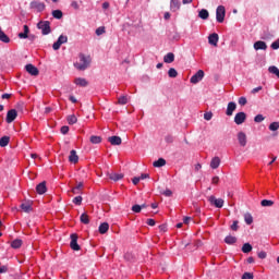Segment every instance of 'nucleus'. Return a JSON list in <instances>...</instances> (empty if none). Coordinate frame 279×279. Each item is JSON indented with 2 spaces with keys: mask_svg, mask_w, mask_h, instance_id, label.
Listing matches in <instances>:
<instances>
[{
  "mask_svg": "<svg viewBox=\"0 0 279 279\" xmlns=\"http://www.w3.org/2000/svg\"><path fill=\"white\" fill-rule=\"evenodd\" d=\"M258 258H262V259L267 258V253L264 252V251L259 252V253H258Z\"/></svg>",
  "mask_w": 279,
  "mask_h": 279,
  "instance_id": "nucleus-59",
  "label": "nucleus"
},
{
  "mask_svg": "<svg viewBox=\"0 0 279 279\" xmlns=\"http://www.w3.org/2000/svg\"><path fill=\"white\" fill-rule=\"evenodd\" d=\"M238 104L240 105V106H245L246 104H247V98H245V97H240L239 98V100H238Z\"/></svg>",
  "mask_w": 279,
  "mask_h": 279,
  "instance_id": "nucleus-47",
  "label": "nucleus"
},
{
  "mask_svg": "<svg viewBox=\"0 0 279 279\" xmlns=\"http://www.w3.org/2000/svg\"><path fill=\"white\" fill-rule=\"evenodd\" d=\"M169 77H178V70L174 68H170L168 71Z\"/></svg>",
  "mask_w": 279,
  "mask_h": 279,
  "instance_id": "nucleus-39",
  "label": "nucleus"
},
{
  "mask_svg": "<svg viewBox=\"0 0 279 279\" xmlns=\"http://www.w3.org/2000/svg\"><path fill=\"white\" fill-rule=\"evenodd\" d=\"M84 189V183L80 182L74 189H72V193H75V191H82Z\"/></svg>",
  "mask_w": 279,
  "mask_h": 279,
  "instance_id": "nucleus-49",
  "label": "nucleus"
},
{
  "mask_svg": "<svg viewBox=\"0 0 279 279\" xmlns=\"http://www.w3.org/2000/svg\"><path fill=\"white\" fill-rule=\"evenodd\" d=\"M210 206H215V208H223L225 201L222 198H217L215 195L207 197Z\"/></svg>",
  "mask_w": 279,
  "mask_h": 279,
  "instance_id": "nucleus-3",
  "label": "nucleus"
},
{
  "mask_svg": "<svg viewBox=\"0 0 279 279\" xmlns=\"http://www.w3.org/2000/svg\"><path fill=\"white\" fill-rule=\"evenodd\" d=\"M124 259L128 260L129 263H132V260H134V255L132 253H125Z\"/></svg>",
  "mask_w": 279,
  "mask_h": 279,
  "instance_id": "nucleus-44",
  "label": "nucleus"
},
{
  "mask_svg": "<svg viewBox=\"0 0 279 279\" xmlns=\"http://www.w3.org/2000/svg\"><path fill=\"white\" fill-rule=\"evenodd\" d=\"M69 160L72 162V165H77V162H80V156H77V151L71 150Z\"/></svg>",
  "mask_w": 279,
  "mask_h": 279,
  "instance_id": "nucleus-14",
  "label": "nucleus"
},
{
  "mask_svg": "<svg viewBox=\"0 0 279 279\" xmlns=\"http://www.w3.org/2000/svg\"><path fill=\"white\" fill-rule=\"evenodd\" d=\"M174 60H175V54H173V52H168L163 57V62H166V64H171V62H174Z\"/></svg>",
  "mask_w": 279,
  "mask_h": 279,
  "instance_id": "nucleus-20",
  "label": "nucleus"
},
{
  "mask_svg": "<svg viewBox=\"0 0 279 279\" xmlns=\"http://www.w3.org/2000/svg\"><path fill=\"white\" fill-rule=\"evenodd\" d=\"M82 196H76L73 198V204H75L76 206H82Z\"/></svg>",
  "mask_w": 279,
  "mask_h": 279,
  "instance_id": "nucleus-46",
  "label": "nucleus"
},
{
  "mask_svg": "<svg viewBox=\"0 0 279 279\" xmlns=\"http://www.w3.org/2000/svg\"><path fill=\"white\" fill-rule=\"evenodd\" d=\"M133 184L136 186V184H138V182H141V178L140 177H135L132 179Z\"/></svg>",
  "mask_w": 279,
  "mask_h": 279,
  "instance_id": "nucleus-62",
  "label": "nucleus"
},
{
  "mask_svg": "<svg viewBox=\"0 0 279 279\" xmlns=\"http://www.w3.org/2000/svg\"><path fill=\"white\" fill-rule=\"evenodd\" d=\"M244 220L247 226H252V223H254V218L252 217V214H245Z\"/></svg>",
  "mask_w": 279,
  "mask_h": 279,
  "instance_id": "nucleus-33",
  "label": "nucleus"
},
{
  "mask_svg": "<svg viewBox=\"0 0 279 279\" xmlns=\"http://www.w3.org/2000/svg\"><path fill=\"white\" fill-rule=\"evenodd\" d=\"M216 20L218 23H223V21H226V7L219 5L216 9Z\"/></svg>",
  "mask_w": 279,
  "mask_h": 279,
  "instance_id": "nucleus-4",
  "label": "nucleus"
},
{
  "mask_svg": "<svg viewBox=\"0 0 279 279\" xmlns=\"http://www.w3.org/2000/svg\"><path fill=\"white\" fill-rule=\"evenodd\" d=\"M68 123L69 125H75L77 123V117L75 114L68 116Z\"/></svg>",
  "mask_w": 279,
  "mask_h": 279,
  "instance_id": "nucleus-36",
  "label": "nucleus"
},
{
  "mask_svg": "<svg viewBox=\"0 0 279 279\" xmlns=\"http://www.w3.org/2000/svg\"><path fill=\"white\" fill-rule=\"evenodd\" d=\"M0 40L1 43H5V44L10 43V37H8L7 34L3 31H1V28H0Z\"/></svg>",
  "mask_w": 279,
  "mask_h": 279,
  "instance_id": "nucleus-34",
  "label": "nucleus"
},
{
  "mask_svg": "<svg viewBox=\"0 0 279 279\" xmlns=\"http://www.w3.org/2000/svg\"><path fill=\"white\" fill-rule=\"evenodd\" d=\"M109 180H112L113 182H119V180H123V173H114L111 172L108 174Z\"/></svg>",
  "mask_w": 279,
  "mask_h": 279,
  "instance_id": "nucleus-18",
  "label": "nucleus"
},
{
  "mask_svg": "<svg viewBox=\"0 0 279 279\" xmlns=\"http://www.w3.org/2000/svg\"><path fill=\"white\" fill-rule=\"evenodd\" d=\"M238 141H239V144L241 145V147H245V145H247V135H245V133H243V132H239Z\"/></svg>",
  "mask_w": 279,
  "mask_h": 279,
  "instance_id": "nucleus-13",
  "label": "nucleus"
},
{
  "mask_svg": "<svg viewBox=\"0 0 279 279\" xmlns=\"http://www.w3.org/2000/svg\"><path fill=\"white\" fill-rule=\"evenodd\" d=\"M234 110H236V102L234 101L229 102L226 111L227 117H232V114L234 113Z\"/></svg>",
  "mask_w": 279,
  "mask_h": 279,
  "instance_id": "nucleus-12",
  "label": "nucleus"
},
{
  "mask_svg": "<svg viewBox=\"0 0 279 279\" xmlns=\"http://www.w3.org/2000/svg\"><path fill=\"white\" fill-rule=\"evenodd\" d=\"M209 45H213L214 47H217V43H219V35L217 33H213L208 37Z\"/></svg>",
  "mask_w": 279,
  "mask_h": 279,
  "instance_id": "nucleus-15",
  "label": "nucleus"
},
{
  "mask_svg": "<svg viewBox=\"0 0 279 279\" xmlns=\"http://www.w3.org/2000/svg\"><path fill=\"white\" fill-rule=\"evenodd\" d=\"M146 223H147V226L154 227V226H156V220L149 218V219L146 220Z\"/></svg>",
  "mask_w": 279,
  "mask_h": 279,
  "instance_id": "nucleus-56",
  "label": "nucleus"
},
{
  "mask_svg": "<svg viewBox=\"0 0 279 279\" xmlns=\"http://www.w3.org/2000/svg\"><path fill=\"white\" fill-rule=\"evenodd\" d=\"M242 252L243 254H250V252H252V244L244 243L242 246Z\"/></svg>",
  "mask_w": 279,
  "mask_h": 279,
  "instance_id": "nucleus-35",
  "label": "nucleus"
},
{
  "mask_svg": "<svg viewBox=\"0 0 279 279\" xmlns=\"http://www.w3.org/2000/svg\"><path fill=\"white\" fill-rule=\"evenodd\" d=\"M108 230H110V225H108V222H102L98 228L100 234H106Z\"/></svg>",
  "mask_w": 279,
  "mask_h": 279,
  "instance_id": "nucleus-24",
  "label": "nucleus"
},
{
  "mask_svg": "<svg viewBox=\"0 0 279 279\" xmlns=\"http://www.w3.org/2000/svg\"><path fill=\"white\" fill-rule=\"evenodd\" d=\"M61 134H69V126L64 125L61 128Z\"/></svg>",
  "mask_w": 279,
  "mask_h": 279,
  "instance_id": "nucleus-58",
  "label": "nucleus"
},
{
  "mask_svg": "<svg viewBox=\"0 0 279 279\" xmlns=\"http://www.w3.org/2000/svg\"><path fill=\"white\" fill-rule=\"evenodd\" d=\"M81 223H84L85 226H88L90 223V218L88 217V214L84 213L80 217Z\"/></svg>",
  "mask_w": 279,
  "mask_h": 279,
  "instance_id": "nucleus-27",
  "label": "nucleus"
},
{
  "mask_svg": "<svg viewBox=\"0 0 279 279\" xmlns=\"http://www.w3.org/2000/svg\"><path fill=\"white\" fill-rule=\"evenodd\" d=\"M204 80V72L203 70H198L197 73H195L191 78L190 82L191 84H199Z\"/></svg>",
  "mask_w": 279,
  "mask_h": 279,
  "instance_id": "nucleus-5",
  "label": "nucleus"
},
{
  "mask_svg": "<svg viewBox=\"0 0 279 279\" xmlns=\"http://www.w3.org/2000/svg\"><path fill=\"white\" fill-rule=\"evenodd\" d=\"M74 84H76V86H82L83 88H85V86H88V81H86V78H75L74 80Z\"/></svg>",
  "mask_w": 279,
  "mask_h": 279,
  "instance_id": "nucleus-22",
  "label": "nucleus"
},
{
  "mask_svg": "<svg viewBox=\"0 0 279 279\" xmlns=\"http://www.w3.org/2000/svg\"><path fill=\"white\" fill-rule=\"evenodd\" d=\"M204 119H205V121H210V119H213V112H206V113H204Z\"/></svg>",
  "mask_w": 279,
  "mask_h": 279,
  "instance_id": "nucleus-52",
  "label": "nucleus"
},
{
  "mask_svg": "<svg viewBox=\"0 0 279 279\" xmlns=\"http://www.w3.org/2000/svg\"><path fill=\"white\" fill-rule=\"evenodd\" d=\"M10 144V136H3L0 138V147H8Z\"/></svg>",
  "mask_w": 279,
  "mask_h": 279,
  "instance_id": "nucleus-32",
  "label": "nucleus"
},
{
  "mask_svg": "<svg viewBox=\"0 0 279 279\" xmlns=\"http://www.w3.org/2000/svg\"><path fill=\"white\" fill-rule=\"evenodd\" d=\"M90 62H92L90 56L81 53L78 56V61L74 63V66L75 69H77V71H86V69L90 66Z\"/></svg>",
  "mask_w": 279,
  "mask_h": 279,
  "instance_id": "nucleus-1",
  "label": "nucleus"
},
{
  "mask_svg": "<svg viewBox=\"0 0 279 279\" xmlns=\"http://www.w3.org/2000/svg\"><path fill=\"white\" fill-rule=\"evenodd\" d=\"M20 208L23 209L24 213H32L33 208H32V202H25V203H22Z\"/></svg>",
  "mask_w": 279,
  "mask_h": 279,
  "instance_id": "nucleus-21",
  "label": "nucleus"
},
{
  "mask_svg": "<svg viewBox=\"0 0 279 279\" xmlns=\"http://www.w3.org/2000/svg\"><path fill=\"white\" fill-rule=\"evenodd\" d=\"M159 230L160 232H167V225H160Z\"/></svg>",
  "mask_w": 279,
  "mask_h": 279,
  "instance_id": "nucleus-63",
  "label": "nucleus"
},
{
  "mask_svg": "<svg viewBox=\"0 0 279 279\" xmlns=\"http://www.w3.org/2000/svg\"><path fill=\"white\" fill-rule=\"evenodd\" d=\"M102 138L101 136H98V135H92L89 137V142L93 144V145H99V143H101Z\"/></svg>",
  "mask_w": 279,
  "mask_h": 279,
  "instance_id": "nucleus-30",
  "label": "nucleus"
},
{
  "mask_svg": "<svg viewBox=\"0 0 279 279\" xmlns=\"http://www.w3.org/2000/svg\"><path fill=\"white\" fill-rule=\"evenodd\" d=\"M255 123H263V121H265V117L263 114H257L254 118Z\"/></svg>",
  "mask_w": 279,
  "mask_h": 279,
  "instance_id": "nucleus-45",
  "label": "nucleus"
},
{
  "mask_svg": "<svg viewBox=\"0 0 279 279\" xmlns=\"http://www.w3.org/2000/svg\"><path fill=\"white\" fill-rule=\"evenodd\" d=\"M118 104H119L120 106H125V104H128V96H120V97L118 98Z\"/></svg>",
  "mask_w": 279,
  "mask_h": 279,
  "instance_id": "nucleus-40",
  "label": "nucleus"
},
{
  "mask_svg": "<svg viewBox=\"0 0 279 279\" xmlns=\"http://www.w3.org/2000/svg\"><path fill=\"white\" fill-rule=\"evenodd\" d=\"M21 245H23V240L21 239H15L11 242V247H13V250H19Z\"/></svg>",
  "mask_w": 279,
  "mask_h": 279,
  "instance_id": "nucleus-29",
  "label": "nucleus"
},
{
  "mask_svg": "<svg viewBox=\"0 0 279 279\" xmlns=\"http://www.w3.org/2000/svg\"><path fill=\"white\" fill-rule=\"evenodd\" d=\"M165 165H167V160H165V158H159L153 162V166L156 168L165 167Z\"/></svg>",
  "mask_w": 279,
  "mask_h": 279,
  "instance_id": "nucleus-31",
  "label": "nucleus"
},
{
  "mask_svg": "<svg viewBox=\"0 0 279 279\" xmlns=\"http://www.w3.org/2000/svg\"><path fill=\"white\" fill-rule=\"evenodd\" d=\"M219 165H221V159L219 157H214L210 161L211 169H219Z\"/></svg>",
  "mask_w": 279,
  "mask_h": 279,
  "instance_id": "nucleus-23",
  "label": "nucleus"
},
{
  "mask_svg": "<svg viewBox=\"0 0 279 279\" xmlns=\"http://www.w3.org/2000/svg\"><path fill=\"white\" fill-rule=\"evenodd\" d=\"M0 274H8V266H0Z\"/></svg>",
  "mask_w": 279,
  "mask_h": 279,
  "instance_id": "nucleus-60",
  "label": "nucleus"
},
{
  "mask_svg": "<svg viewBox=\"0 0 279 279\" xmlns=\"http://www.w3.org/2000/svg\"><path fill=\"white\" fill-rule=\"evenodd\" d=\"M208 16H210V13L206 9H202L198 12V17L202 19L203 21H207Z\"/></svg>",
  "mask_w": 279,
  "mask_h": 279,
  "instance_id": "nucleus-26",
  "label": "nucleus"
},
{
  "mask_svg": "<svg viewBox=\"0 0 279 279\" xmlns=\"http://www.w3.org/2000/svg\"><path fill=\"white\" fill-rule=\"evenodd\" d=\"M102 34H106V27L100 26L96 29V36H101Z\"/></svg>",
  "mask_w": 279,
  "mask_h": 279,
  "instance_id": "nucleus-43",
  "label": "nucleus"
},
{
  "mask_svg": "<svg viewBox=\"0 0 279 279\" xmlns=\"http://www.w3.org/2000/svg\"><path fill=\"white\" fill-rule=\"evenodd\" d=\"M260 206H263L264 208L271 207V206H274V201L263 199L260 202Z\"/></svg>",
  "mask_w": 279,
  "mask_h": 279,
  "instance_id": "nucleus-37",
  "label": "nucleus"
},
{
  "mask_svg": "<svg viewBox=\"0 0 279 279\" xmlns=\"http://www.w3.org/2000/svg\"><path fill=\"white\" fill-rule=\"evenodd\" d=\"M23 29H24V32L19 33V35H17V37L21 38L22 40H24L25 38H28V36H29V26L24 25Z\"/></svg>",
  "mask_w": 279,
  "mask_h": 279,
  "instance_id": "nucleus-19",
  "label": "nucleus"
},
{
  "mask_svg": "<svg viewBox=\"0 0 279 279\" xmlns=\"http://www.w3.org/2000/svg\"><path fill=\"white\" fill-rule=\"evenodd\" d=\"M37 29L41 31L43 36H49V34H51V22L40 21L37 24Z\"/></svg>",
  "mask_w": 279,
  "mask_h": 279,
  "instance_id": "nucleus-2",
  "label": "nucleus"
},
{
  "mask_svg": "<svg viewBox=\"0 0 279 279\" xmlns=\"http://www.w3.org/2000/svg\"><path fill=\"white\" fill-rule=\"evenodd\" d=\"M108 141L111 143V145H121V143H122L121 137H119L117 135L108 137Z\"/></svg>",
  "mask_w": 279,
  "mask_h": 279,
  "instance_id": "nucleus-25",
  "label": "nucleus"
},
{
  "mask_svg": "<svg viewBox=\"0 0 279 279\" xmlns=\"http://www.w3.org/2000/svg\"><path fill=\"white\" fill-rule=\"evenodd\" d=\"M17 117H19V112L16 111V109H11L7 113L5 121L7 123H13V121H15Z\"/></svg>",
  "mask_w": 279,
  "mask_h": 279,
  "instance_id": "nucleus-7",
  "label": "nucleus"
},
{
  "mask_svg": "<svg viewBox=\"0 0 279 279\" xmlns=\"http://www.w3.org/2000/svg\"><path fill=\"white\" fill-rule=\"evenodd\" d=\"M180 7H181L180 0H170L171 12H178V10H180Z\"/></svg>",
  "mask_w": 279,
  "mask_h": 279,
  "instance_id": "nucleus-17",
  "label": "nucleus"
},
{
  "mask_svg": "<svg viewBox=\"0 0 279 279\" xmlns=\"http://www.w3.org/2000/svg\"><path fill=\"white\" fill-rule=\"evenodd\" d=\"M225 243H227V245H234V243H236V236L227 235L225 238Z\"/></svg>",
  "mask_w": 279,
  "mask_h": 279,
  "instance_id": "nucleus-28",
  "label": "nucleus"
},
{
  "mask_svg": "<svg viewBox=\"0 0 279 279\" xmlns=\"http://www.w3.org/2000/svg\"><path fill=\"white\" fill-rule=\"evenodd\" d=\"M70 247L74 252H80V250H81L80 244H77V234L76 233L71 234Z\"/></svg>",
  "mask_w": 279,
  "mask_h": 279,
  "instance_id": "nucleus-8",
  "label": "nucleus"
},
{
  "mask_svg": "<svg viewBox=\"0 0 279 279\" xmlns=\"http://www.w3.org/2000/svg\"><path fill=\"white\" fill-rule=\"evenodd\" d=\"M71 8H73L74 10H80V4L77 3V1H72Z\"/></svg>",
  "mask_w": 279,
  "mask_h": 279,
  "instance_id": "nucleus-57",
  "label": "nucleus"
},
{
  "mask_svg": "<svg viewBox=\"0 0 279 279\" xmlns=\"http://www.w3.org/2000/svg\"><path fill=\"white\" fill-rule=\"evenodd\" d=\"M268 129L270 130V132H276L279 130V122H272L269 124Z\"/></svg>",
  "mask_w": 279,
  "mask_h": 279,
  "instance_id": "nucleus-38",
  "label": "nucleus"
},
{
  "mask_svg": "<svg viewBox=\"0 0 279 279\" xmlns=\"http://www.w3.org/2000/svg\"><path fill=\"white\" fill-rule=\"evenodd\" d=\"M165 141H166V143H173V136L167 135V136L165 137Z\"/></svg>",
  "mask_w": 279,
  "mask_h": 279,
  "instance_id": "nucleus-61",
  "label": "nucleus"
},
{
  "mask_svg": "<svg viewBox=\"0 0 279 279\" xmlns=\"http://www.w3.org/2000/svg\"><path fill=\"white\" fill-rule=\"evenodd\" d=\"M131 210H132L133 213H137V214L141 213V210H142V209H141V205H133L132 208H131Z\"/></svg>",
  "mask_w": 279,
  "mask_h": 279,
  "instance_id": "nucleus-51",
  "label": "nucleus"
},
{
  "mask_svg": "<svg viewBox=\"0 0 279 279\" xmlns=\"http://www.w3.org/2000/svg\"><path fill=\"white\" fill-rule=\"evenodd\" d=\"M231 230H233V232H236V230H239V220L233 221V223L231 225Z\"/></svg>",
  "mask_w": 279,
  "mask_h": 279,
  "instance_id": "nucleus-48",
  "label": "nucleus"
},
{
  "mask_svg": "<svg viewBox=\"0 0 279 279\" xmlns=\"http://www.w3.org/2000/svg\"><path fill=\"white\" fill-rule=\"evenodd\" d=\"M52 16L53 19H62L63 14H62V11L61 10H54L52 11Z\"/></svg>",
  "mask_w": 279,
  "mask_h": 279,
  "instance_id": "nucleus-42",
  "label": "nucleus"
},
{
  "mask_svg": "<svg viewBox=\"0 0 279 279\" xmlns=\"http://www.w3.org/2000/svg\"><path fill=\"white\" fill-rule=\"evenodd\" d=\"M27 38H28L29 41L34 43V40H36V35L31 34V35H28Z\"/></svg>",
  "mask_w": 279,
  "mask_h": 279,
  "instance_id": "nucleus-64",
  "label": "nucleus"
},
{
  "mask_svg": "<svg viewBox=\"0 0 279 279\" xmlns=\"http://www.w3.org/2000/svg\"><path fill=\"white\" fill-rule=\"evenodd\" d=\"M31 8H33L34 10H38V12H43V10H45V3L33 1L31 2Z\"/></svg>",
  "mask_w": 279,
  "mask_h": 279,
  "instance_id": "nucleus-16",
  "label": "nucleus"
},
{
  "mask_svg": "<svg viewBox=\"0 0 279 279\" xmlns=\"http://www.w3.org/2000/svg\"><path fill=\"white\" fill-rule=\"evenodd\" d=\"M253 47H254L255 51H259V50L266 51V49H267V43H265V41H263V40H258V41H256V43L254 44Z\"/></svg>",
  "mask_w": 279,
  "mask_h": 279,
  "instance_id": "nucleus-11",
  "label": "nucleus"
},
{
  "mask_svg": "<svg viewBox=\"0 0 279 279\" xmlns=\"http://www.w3.org/2000/svg\"><path fill=\"white\" fill-rule=\"evenodd\" d=\"M36 193H38V195H45V193H47V182L46 181H43L41 183L37 184Z\"/></svg>",
  "mask_w": 279,
  "mask_h": 279,
  "instance_id": "nucleus-10",
  "label": "nucleus"
},
{
  "mask_svg": "<svg viewBox=\"0 0 279 279\" xmlns=\"http://www.w3.org/2000/svg\"><path fill=\"white\" fill-rule=\"evenodd\" d=\"M162 195H165L166 197H171V195H173V192L171 190H166L163 191Z\"/></svg>",
  "mask_w": 279,
  "mask_h": 279,
  "instance_id": "nucleus-55",
  "label": "nucleus"
},
{
  "mask_svg": "<svg viewBox=\"0 0 279 279\" xmlns=\"http://www.w3.org/2000/svg\"><path fill=\"white\" fill-rule=\"evenodd\" d=\"M60 47H62V44H59L58 40L52 45V48L54 51H58V49H60Z\"/></svg>",
  "mask_w": 279,
  "mask_h": 279,
  "instance_id": "nucleus-54",
  "label": "nucleus"
},
{
  "mask_svg": "<svg viewBox=\"0 0 279 279\" xmlns=\"http://www.w3.org/2000/svg\"><path fill=\"white\" fill-rule=\"evenodd\" d=\"M271 49H279V39L275 40L272 44H271Z\"/></svg>",
  "mask_w": 279,
  "mask_h": 279,
  "instance_id": "nucleus-53",
  "label": "nucleus"
},
{
  "mask_svg": "<svg viewBox=\"0 0 279 279\" xmlns=\"http://www.w3.org/2000/svg\"><path fill=\"white\" fill-rule=\"evenodd\" d=\"M245 119H247V114H245V112H238L234 117V123L236 125H243V123H245Z\"/></svg>",
  "mask_w": 279,
  "mask_h": 279,
  "instance_id": "nucleus-6",
  "label": "nucleus"
},
{
  "mask_svg": "<svg viewBox=\"0 0 279 279\" xmlns=\"http://www.w3.org/2000/svg\"><path fill=\"white\" fill-rule=\"evenodd\" d=\"M242 279H254V274L252 272H244Z\"/></svg>",
  "mask_w": 279,
  "mask_h": 279,
  "instance_id": "nucleus-50",
  "label": "nucleus"
},
{
  "mask_svg": "<svg viewBox=\"0 0 279 279\" xmlns=\"http://www.w3.org/2000/svg\"><path fill=\"white\" fill-rule=\"evenodd\" d=\"M25 70L29 73V75L38 76L40 71H38V68H36L34 64L28 63L25 65Z\"/></svg>",
  "mask_w": 279,
  "mask_h": 279,
  "instance_id": "nucleus-9",
  "label": "nucleus"
},
{
  "mask_svg": "<svg viewBox=\"0 0 279 279\" xmlns=\"http://www.w3.org/2000/svg\"><path fill=\"white\" fill-rule=\"evenodd\" d=\"M57 41H59V44H61V45H64V44L69 43V37L64 36V35H61V36H59Z\"/></svg>",
  "mask_w": 279,
  "mask_h": 279,
  "instance_id": "nucleus-41",
  "label": "nucleus"
}]
</instances>
